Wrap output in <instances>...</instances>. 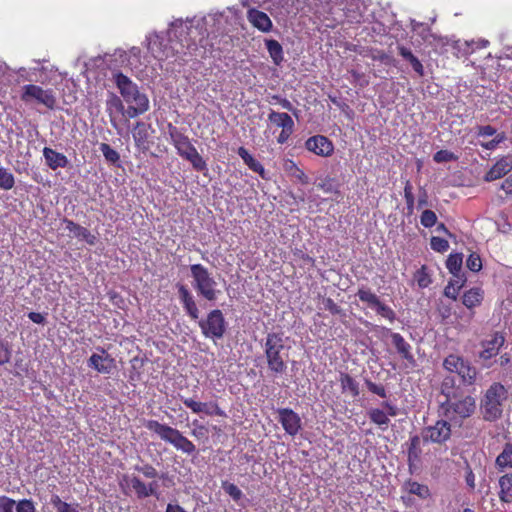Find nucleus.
<instances>
[{
	"mask_svg": "<svg viewBox=\"0 0 512 512\" xmlns=\"http://www.w3.org/2000/svg\"><path fill=\"white\" fill-rule=\"evenodd\" d=\"M404 489L409 493L413 495H417L421 499H426L430 496V491L428 486L424 484H420L413 480H408L404 484Z\"/></svg>",
	"mask_w": 512,
	"mask_h": 512,
	"instance_id": "c9c22d12",
	"label": "nucleus"
},
{
	"mask_svg": "<svg viewBox=\"0 0 512 512\" xmlns=\"http://www.w3.org/2000/svg\"><path fill=\"white\" fill-rule=\"evenodd\" d=\"M365 11L361 0H324L316 11L320 20L326 22L327 28H335L344 21L360 23Z\"/></svg>",
	"mask_w": 512,
	"mask_h": 512,
	"instance_id": "f257e3e1",
	"label": "nucleus"
},
{
	"mask_svg": "<svg viewBox=\"0 0 512 512\" xmlns=\"http://www.w3.org/2000/svg\"><path fill=\"white\" fill-rule=\"evenodd\" d=\"M278 421L281 423L285 432L295 436L301 429V418L290 408H279L277 410Z\"/></svg>",
	"mask_w": 512,
	"mask_h": 512,
	"instance_id": "a211bd4d",
	"label": "nucleus"
},
{
	"mask_svg": "<svg viewBox=\"0 0 512 512\" xmlns=\"http://www.w3.org/2000/svg\"><path fill=\"white\" fill-rule=\"evenodd\" d=\"M12 357V349L7 341L0 338V365H5L10 362Z\"/></svg>",
	"mask_w": 512,
	"mask_h": 512,
	"instance_id": "de8ad7c7",
	"label": "nucleus"
},
{
	"mask_svg": "<svg viewBox=\"0 0 512 512\" xmlns=\"http://www.w3.org/2000/svg\"><path fill=\"white\" fill-rule=\"evenodd\" d=\"M495 466L500 472L507 468L512 469V443L504 444L501 453L496 457Z\"/></svg>",
	"mask_w": 512,
	"mask_h": 512,
	"instance_id": "c756f323",
	"label": "nucleus"
},
{
	"mask_svg": "<svg viewBox=\"0 0 512 512\" xmlns=\"http://www.w3.org/2000/svg\"><path fill=\"white\" fill-rule=\"evenodd\" d=\"M116 86L123 101L117 98L119 110L128 118H136L146 113L150 108L148 96L141 92L137 84L133 83L123 73L114 75Z\"/></svg>",
	"mask_w": 512,
	"mask_h": 512,
	"instance_id": "f03ea898",
	"label": "nucleus"
},
{
	"mask_svg": "<svg viewBox=\"0 0 512 512\" xmlns=\"http://www.w3.org/2000/svg\"><path fill=\"white\" fill-rule=\"evenodd\" d=\"M15 185V178L6 168L0 167V188L10 190Z\"/></svg>",
	"mask_w": 512,
	"mask_h": 512,
	"instance_id": "79ce46f5",
	"label": "nucleus"
},
{
	"mask_svg": "<svg viewBox=\"0 0 512 512\" xmlns=\"http://www.w3.org/2000/svg\"><path fill=\"white\" fill-rule=\"evenodd\" d=\"M339 382L343 393L349 394L356 398L360 394L359 383L348 373H340Z\"/></svg>",
	"mask_w": 512,
	"mask_h": 512,
	"instance_id": "7c9ffc66",
	"label": "nucleus"
},
{
	"mask_svg": "<svg viewBox=\"0 0 512 512\" xmlns=\"http://www.w3.org/2000/svg\"><path fill=\"white\" fill-rule=\"evenodd\" d=\"M376 313L383 318L388 319L390 322H393L396 319V314L394 310L383 302L379 301V304L373 308Z\"/></svg>",
	"mask_w": 512,
	"mask_h": 512,
	"instance_id": "a18cd8bd",
	"label": "nucleus"
},
{
	"mask_svg": "<svg viewBox=\"0 0 512 512\" xmlns=\"http://www.w3.org/2000/svg\"><path fill=\"white\" fill-rule=\"evenodd\" d=\"M265 45L273 63L280 65L284 60L282 45L274 39H266Z\"/></svg>",
	"mask_w": 512,
	"mask_h": 512,
	"instance_id": "72a5a7b5",
	"label": "nucleus"
},
{
	"mask_svg": "<svg viewBox=\"0 0 512 512\" xmlns=\"http://www.w3.org/2000/svg\"><path fill=\"white\" fill-rule=\"evenodd\" d=\"M268 121L282 129L294 126V121L292 117L286 112H276L274 110H271L270 113L268 114Z\"/></svg>",
	"mask_w": 512,
	"mask_h": 512,
	"instance_id": "473e14b6",
	"label": "nucleus"
},
{
	"mask_svg": "<svg viewBox=\"0 0 512 512\" xmlns=\"http://www.w3.org/2000/svg\"><path fill=\"white\" fill-rule=\"evenodd\" d=\"M421 438L418 435L410 437L409 446L407 449L408 466L409 469H416L421 460Z\"/></svg>",
	"mask_w": 512,
	"mask_h": 512,
	"instance_id": "5701e85b",
	"label": "nucleus"
},
{
	"mask_svg": "<svg viewBox=\"0 0 512 512\" xmlns=\"http://www.w3.org/2000/svg\"><path fill=\"white\" fill-rule=\"evenodd\" d=\"M454 159H455L454 154L448 150H439L433 155V160L436 163L449 162Z\"/></svg>",
	"mask_w": 512,
	"mask_h": 512,
	"instance_id": "5fc2aeb1",
	"label": "nucleus"
},
{
	"mask_svg": "<svg viewBox=\"0 0 512 512\" xmlns=\"http://www.w3.org/2000/svg\"><path fill=\"white\" fill-rule=\"evenodd\" d=\"M397 50L399 55L410 63L414 72L419 76L423 77L425 75L424 66L421 61L412 53L411 49L404 45H398Z\"/></svg>",
	"mask_w": 512,
	"mask_h": 512,
	"instance_id": "a878e982",
	"label": "nucleus"
},
{
	"mask_svg": "<svg viewBox=\"0 0 512 512\" xmlns=\"http://www.w3.org/2000/svg\"><path fill=\"white\" fill-rule=\"evenodd\" d=\"M293 256L295 257V260L302 261L305 264L310 265L313 267L315 265V259L308 255L306 252H304L302 249H294L292 251Z\"/></svg>",
	"mask_w": 512,
	"mask_h": 512,
	"instance_id": "864d4df0",
	"label": "nucleus"
},
{
	"mask_svg": "<svg viewBox=\"0 0 512 512\" xmlns=\"http://www.w3.org/2000/svg\"><path fill=\"white\" fill-rule=\"evenodd\" d=\"M199 327L206 338L221 339L227 329V322L220 309L210 311L205 319L199 321Z\"/></svg>",
	"mask_w": 512,
	"mask_h": 512,
	"instance_id": "9b49d317",
	"label": "nucleus"
},
{
	"mask_svg": "<svg viewBox=\"0 0 512 512\" xmlns=\"http://www.w3.org/2000/svg\"><path fill=\"white\" fill-rule=\"evenodd\" d=\"M459 290L454 287V282H448L444 289V295L452 300H456L459 295Z\"/></svg>",
	"mask_w": 512,
	"mask_h": 512,
	"instance_id": "69168bd1",
	"label": "nucleus"
},
{
	"mask_svg": "<svg viewBox=\"0 0 512 512\" xmlns=\"http://www.w3.org/2000/svg\"><path fill=\"white\" fill-rule=\"evenodd\" d=\"M324 307L333 315H338L342 312L341 307L331 298H326L324 300Z\"/></svg>",
	"mask_w": 512,
	"mask_h": 512,
	"instance_id": "052dcab7",
	"label": "nucleus"
},
{
	"mask_svg": "<svg viewBox=\"0 0 512 512\" xmlns=\"http://www.w3.org/2000/svg\"><path fill=\"white\" fill-rule=\"evenodd\" d=\"M512 171V156L507 155L498 159L492 167L486 172L483 179L486 182H492L503 178Z\"/></svg>",
	"mask_w": 512,
	"mask_h": 512,
	"instance_id": "6ab92c4d",
	"label": "nucleus"
},
{
	"mask_svg": "<svg viewBox=\"0 0 512 512\" xmlns=\"http://www.w3.org/2000/svg\"><path fill=\"white\" fill-rule=\"evenodd\" d=\"M43 156L45 158L46 164L52 170L64 168L68 164V159L64 154L57 152L49 147H44Z\"/></svg>",
	"mask_w": 512,
	"mask_h": 512,
	"instance_id": "393cba45",
	"label": "nucleus"
},
{
	"mask_svg": "<svg viewBox=\"0 0 512 512\" xmlns=\"http://www.w3.org/2000/svg\"><path fill=\"white\" fill-rule=\"evenodd\" d=\"M264 354L269 371L274 375H282L287 370L285 345L280 333H268L264 343Z\"/></svg>",
	"mask_w": 512,
	"mask_h": 512,
	"instance_id": "39448f33",
	"label": "nucleus"
},
{
	"mask_svg": "<svg viewBox=\"0 0 512 512\" xmlns=\"http://www.w3.org/2000/svg\"><path fill=\"white\" fill-rule=\"evenodd\" d=\"M247 19L253 27L257 28L261 32L267 33L272 30V21L263 11L251 8L247 11Z\"/></svg>",
	"mask_w": 512,
	"mask_h": 512,
	"instance_id": "4be33fe9",
	"label": "nucleus"
},
{
	"mask_svg": "<svg viewBox=\"0 0 512 512\" xmlns=\"http://www.w3.org/2000/svg\"><path fill=\"white\" fill-rule=\"evenodd\" d=\"M443 367L451 373H457L464 385L471 386L476 381V368L459 355L449 354L443 361Z\"/></svg>",
	"mask_w": 512,
	"mask_h": 512,
	"instance_id": "9d476101",
	"label": "nucleus"
},
{
	"mask_svg": "<svg viewBox=\"0 0 512 512\" xmlns=\"http://www.w3.org/2000/svg\"><path fill=\"white\" fill-rule=\"evenodd\" d=\"M404 199L406 203L407 215L411 216L415 210V197L413 194V186L409 180L406 181L404 186Z\"/></svg>",
	"mask_w": 512,
	"mask_h": 512,
	"instance_id": "a19ab883",
	"label": "nucleus"
},
{
	"mask_svg": "<svg viewBox=\"0 0 512 512\" xmlns=\"http://www.w3.org/2000/svg\"><path fill=\"white\" fill-rule=\"evenodd\" d=\"M437 215L430 209H425L420 216V223L425 228H431L437 224Z\"/></svg>",
	"mask_w": 512,
	"mask_h": 512,
	"instance_id": "49530a36",
	"label": "nucleus"
},
{
	"mask_svg": "<svg viewBox=\"0 0 512 512\" xmlns=\"http://www.w3.org/2000/svg\"><path fill=\"white\" fill-rule=\"evenodd\" d=\"M476 409L475 399L471 396H466L463 399L448 402L447 413H452L451 419H465L470 417Z\"/></svg>",
	"mask_w": 512,
	"mask_h": 512,
	"instance_id": "f3484780",
	"label": "nucleus"
},
{
	"mask_svg": "<svg viewBox=\"0 0 512 512\" xmlns=\"http://www.w3.org/2000/svg\"><path fill=\"white\" fill-rule=\"evenodd\" d=\"M318 187L325 193H334L339 195L340 191L338 186L335 185L334 179L325 178L321 183L318 184Z\"/></svg>",
	"mask_w": 512,
	"mask_h": 512,
	"instance_id": "603ef678",
	"label": "nucleus"
},
{
	"mask_svg": "<svg viewBox=\"0 0 512 512\" xmlns=\"http://www.w3.org/2000/svg\"><path fill=\"white\" fill-rule=\"evenodd\" d=\"M223 489L235 501H239L243 496L242 491L234 483L224 482Z\"/></svg>",
	"mask_w": 512,
	"mask_h": 512,
	"instance_id": "3c124183",
	"label": "nucleus"
},
{
	"mask_svg": "<svg viewBox=\"0 0 512 512\" xmlns=\"http://www.w3.org/2000/svg\"><path fill=\"white\" fill-rule=\"evenodd\" d=\"M15 504L16 502L12 498L5 495L0 496V512H13Z\"/></svg>",
	"mask_w": 512,
	"mask_h": 512,
	"instance_id": "13d9d810",
	"label": "nucleus"
},
{
	"mask_svg": "<svg viewBox=\"0 0 512 512\" xmlns=\"http://www.w3.org/2000/svg\"><path fill=\"white\" fill-rule=\"evenodd\" d=\"M430 246L432 250L439 253H444L449 248V242L444 238L432 236L430 239Z\"/></svg>",
	"mask_w": 512,
	"mask_h": 512,
	"instance_id": "09e8293b",
	"label": "nucleus"
},
{
	"mask_svg": "<svg viewBox=\"0 0 512 512\" xmlns=\"http://www.w3.org/2000/svg\"><path fill=\"white\" fill-rule=\"evenodd\" d=\"M133 469L135 472H138L139 474L143 475L144 478L151 481L145 483L138 475H135L134 473L125 474L122 476L120 482L123 490H129L130 492L134 493L138 499H145L150 496H158L159 484L156 478H158L159 473L157 469L150 463L135 465Z\"/></svg>",
	"mask_w": 512,
	"mask_h": 512,
	"instance_id": "7ed1b4c3",
	"label": "nucleus"
},
{
	"mask_svg": "<svg viewBox=\"0 0 512 512\" xmlns=\"http://www.w3.org/2000/svg\"><path fill=\"white\" fill-rule=\"evenodd\" d=\"M190 272L197 293L208 301H215L220 291L217 290V283L209 270L202 264H192Z\"/></svg>",
	"mask_w": 512,
	"mask_h": 512,
	"instance_id": "6e6552de",
	"label": "nucleus"
},
{
	"mask_svg": "<svg viewBox=\"0 0 512 512\" xmlns=\"http://www.w3.org/2000/svg\"><path fill=\"white\" fill-rule=\"evenodd\" d=\"M505 139L504 133L496 134V136L487 142H482L481 146L487 150H493L495 149L501 142H503Z\"/></svg>",
	"mask_w": 512,
	"mask_h": 512,
	"instance_id": "bf43d9fd",
	"label": "nucleus"
},
{
	"mask_svg": "<svg viewBox=\"0 0 512 512\" xmlns=\"http://www.w3.org/2000/svg\"><path fill=\"white\" fill-rule=\"evenodd\" d=\"M441 391L448 400L455 399L460 395L459 387H456V380L453 376H447L444 378L441 384Z\"/></svg>",
	"mask_w": 512,
	"mask_h": 512,
	"instance_id": "f704fd0d",
	"label": "nucleus"
},
{
	"mask_svg": "<svg viewBox=\"0 0 512 512\" xmlns=\"http://www.w3.org/2000/svg\"><path fill=\"white\" fill-rule=\"evenodd\" d=\"M465 481H466V484L467 486L470 488V490H474L475 489V475L472 471V469L470 468V466H467V469H466V475H465Z\"/></svg>",
	"mask_w": 512,
	"mask_h": 512,
	"instance_id": "774afa93",
	"label": "nucleus"
},
{
	"mask_svg": "<svg viewBox=\"0 0 512 512\" xmlns=\"http://www.w3.org/2000/svg\"><path fill=\"white\" fill-rule=\"evenodd\" d=\"M304 146L309 152L324 158L332 156L335 150L333 142L320 134L309 137Z\"/></svg>",
	"mask_w": 512,
	"mask_h": 512,
	"instance_id": "2eb2a0df",
	"label": "nucleus"
},
{
	"mask_svg": "<svg viewBox=\"0 0 512 512\" xmlns=\"http://www.w3.org/2000/svg\"><path fill=\"white\" fill-rule=\"evenodd\" d=\"M500 188L507 197H512V173H510L501 183Z\"/></svg>",
	"mask_w": 512,
	"mask_h": 512,
	"instance_id": "0e129e2a",
	"label": "nucleus"
},
{
	"mask_svg": "<svg viewBox=\"0 0 512 512\" xmlns=\"http://www.w3.org/2000/svg\"><path fill=\"white\" fill-rule=\"evenodd\" d=\"M428 204L429 202L427 191L424 188H420L416 207L417 209H422L428 206Z\"/></svg>",
	"mask_w": 512,
	"mask_h": 512,
	"instance_id": "338daca9",
	"label": "nucleus"
},
{
	"mask_svg": "<svg viewBox=\"0 0 512 512\" xmlns=\"http://www.w3.org/2000/svg\"><path fill=\"white\" fill-rule=\"evenodd\" d=\"M505 342L506 338L504 333L495 331L488 339L481 341L480 346L482 350L479 352V358L484 362L490 361L499 354Z\"/></svg>",
	"mask_w": 512,
	"mask_h": 512,
	"instance_id": "f8f14e48",
	"label": "nucleus"
},
{
	"mask_svg": "<svg viewBox=\"0 0 512 512\" xmlns=\"http://www.w3.org/2000/svg\"><path fill=\"white\" fill-rule=\"evenodd\" d=\"M356 296L363 303H366L370 308H374L376 304H379V297L373 293L370 289L361 287L358 289Z\"/></svg>",
	"mask_w": 512,
	"mask_h": 512,
	"instance_id": "ea45409f",
	"label": "nucleus"
},
{
	"mask_svg": "<svg viewBox=\"0 0 512 512\" xmlns=\"http://www.w3.org/2000/svg\"><path fill=\"white\" fill-rule=\"evenodd\" d=\"M415 279L420 288H426L432 282V279H431L430 275L428 274L427 267L425 265H423L420 269H418L416 271Z\"/></svg>",
	"mask_w": 512,
	"mask_h": 512,
	"instance_id": "c03bdc74",
	"label": "nucleus"
},
{
	"mask_svg": "<svg viewBox=\"0 0 512 512\" xmlns=\"http://www.w3.org/2000/svg\"><path fill=\"white\" fill-rule=\"evenodd\" d=\"M497 131L496 129L491 125H485V126H479L477 130V135L482 137H488V136H496Z\"/></svg>",
	"mask_w": 512,
	"mask_h": 512,
	"instance_id": "e2e57ef3",
	"label": "nucleus"
},
{
	"mask_svg": "<svg viewBox=\"0 0 512 512\" xmlns=\"http://www.w3.org/2000/svg\"><path fill=\"white\" fill-rule=\"evenodd\" d=\"M366 386L368 388V390L378 396H380L381 398H386L387 397V393H386V389L383 385L381 384H376L370 380H366Z\"/></svg>",
	"mask_w": 512,
	"mask_h": 512,
	"instance_id": "6e6d98bb",
	"label": "nucleus"
},
{
	"mask_svg": "<svg viewBox=\"0 0 512 512\" xmlns=\"http://www.w3.org/2000/svg\"><path fill=\"white\" fill-rule=\"evenodd\" d=\"M387 332L390 334V338L392 344L394 345L397 353L401 356V358L405 359L411 364H415V358L412 353L411 345L404 339V337L397 332H392L390 329H387Z\"/></svg>",
	"mask_w": 512,
	"mask_h": 512,
	"instance_id": "aec40b11",
	"label": "nucleus"
},
{
	"mask_svg": "<svg viewBox=\"0 0 512 512\" xmlns=\"http://www.w3.org/2000/svg\"><path fill=\"white\" fill-rule=\"evenodd\" d=\"M20 99L25 104L43 105L49 110H54L57 105V97L52 88L44 89L36 84H26L21 88Z\"/></svg>",
	"mask_w": 512,
	"mask_h": 512,
	"instance_id": "1a4fd4ad",
	"label": "nucleus"
},
{
	"mask_svg": "<svg viewBox=\"0 0 512 512\" xmlns=\"http://www.w3.org/2000/svg\"><path fill=\"white\" fill-rule=\"evenodd\" d=\"M237 153L250 170L259 174L262 179L268 178L264 166L245 147H239Z\"/></svg>",
	"mask_w": 512,
	"mask_h": 512,
	"instance_id": "b1692460",
	"label": "nucleus"
},
{
	"mask_svg": "<svg viewBox=\"0 0 512 512\" xmlns=\"http://www.w3.org/2000/svg\"><path fill=\"white\" fill-rule=\"evenodd\" d=\"M16 512H35V506L32 500L22 499L15 504Z\"/></svg>",
	"mask_w": 512,
	"mask_h": 512,
	"instance_id": "4d7b16f0",
	"label": "nucleus"
},
{
	"mask_svg": "<svg viewBox=\"0 0 512 512\" xmlns=\"http://www.w3.org/2000/svg\"><path fill=\"white\" fill-rule=\"evenodd\" d=\"M144 426L149 431L155 433L161 440L171 444L176 450L188 455L196 451L194 443L176 428L160 423L157 420H145Z\"/></svg>",
	"mask_w": 512,
	"mask_h": 512,
	"instance_id": "423d86ee",
	"label": "nucleus"
},
{
	"mask_svg": "<svg viewBox=\"0 0 512 512\" xmlns=\"http://www.w3.org/2000/svg\"><path fill=\"white\" fill-rule=\"evenodd\" d=\"M462 265L463 255L461 253H451L446 260V268L453 276L462 272Z\"/></svg>",
	"mask_w": 512,
	"mask_h": 512,
	"instance_id": "e433bc0d",
	"label": "nucleus"
},
{
	"mask_svg": "<svg viewBox=\"0 0 512 512\" xmlns=\"http://www.w3.org/2000/svg\"><path fill=\"white\" fill-rule=\"evenodd\" d=\"M466 266L472 272H479L482 269L480 256L475 252L471 253L466 260Z\"/></svg>",
	"mask_w": 512,
	"mask_h": 512,
	"instance_id": "8fccbe9b",
	"label": "nucleus"
},
{
	"mask_svg": "<svg viewBox=\"0 0 512 512\" xmlns=\"http://www.w3.org/2000/svg\"><path fill=\"white\" fill-rule=\"evenodd\" d=\"M507 398L506 388L499 382H495L487 389L482 401L481 408L484 419L494 421L502 415V403Z\"/></svg>",
	"mask_w": 512,
	"mask_h": 512,
	"instance_id": "0eeeda50",
	"label": "nucleus"
},
{
	"mask_svg": "<svg viewBox=\"0 0 512 512\" xmlns=\"http://www.w3.org/2000/svg\"><path fill=\"white\" fill-rule=\"evenodd\" d=\"M100 150L103 153L105 160L112 166L116 168L121 167V159L119 153L113 149L109 144L102 143L100 145Z\"/></svg>",
	"mask_w": 512,
	"mask_h": 512,
	"instance_id": "4c0bfd02",
	"label": "nucleus"
},
{
	"mask_svg": "<svg viewBox=\"0 0 512 512\" xmlns=\"http://www.w3.org/2000/svg\"><path fill=\"white\" fill-rule=\"evenodd\" d=\"M294 132V126L286 127L285 129H282L279 135L277 136V143L284 144L288 141L290 136Z\"/></svg>",
	"mask_w": 512,
	"mask_h": 512,
	"instance_id": "680f3d73",
	"label": "nucleus"
},
{
	"mask_svg": "<svg viewBox=\"0 0 512 512\" xmlns=\"http://www.w3.org/2000/svg\"><path fill=\"white\" fill-rule=\"evenodd\" d=\"M484 299V291L480 287H473L467 290L462 297L463 305L468 309L480 306Z\"/></svg>",
	"mask_w": 512,
	"mask_h": 512,
	"instance_id": "cd10ccee",
	"label": "nucleus"
},
{
	"mask_svg": "<svg viewBox=\"0 0 512 512\" xmlns=\"http://www.w3.org/2000/svg\"><path fill=\"white\" fill-rule=\"evenodd\" d=\"M498 496L502 503H512V473L502 475L499 480Z\"/></svg>",
	"mask_w": 512,
	"mask_h": 512,
	"instance_id": "bb28decb",
	"label": "nucleus"
},
{
	"mask_svg": "<svg viewBox=\"0 0 512 512\" xmlns=\"http://www.w3.org/2000/svg\"><path fill=\"white\" fill-rule=\"evenodd\" d=\"M286 173L296 179L299 183L306 185L309 183V177L305 172L291 159H287L284 163Z\"/></svg>",
	"mask_w": 512,
	"mask_h": 512,
	"instance_id": "2f4dec72",
	"label": "nucleus"
},
{
	"mask_svg": "<svg viewBox=\"0 0 512 512\" xmlns=\"http://www.w3.org/2000/svg\"><path fill=\"white\" fill-rule=\"evenodd\" d=\"M182 403L195 414H205L207 416L226 417L225 411L216 401L200 402L193 398H181Z\"/></svg>",
	"mask_w": 512,
	"mask_h": 512,
	"instance_id": "dca6fc26",
	"label": "nucleus"
},
{
	"mask_svg": "<svg viewBox=\"0 0 512 512\" xmlns=\"http://www.w3.org/2000/svg\"><path fill=\"white\" fill-rule=\"evenodd\" d=\"M451 436V425L445 420H438L432 426L422 430L421 437L424 442L442 444Z\"/></svg>",
	"mask_w": 512,
	"mask_h": 512,
	"instance_id": "ddd939ff",
	"label": "nucleus"
},
{
	"mask_svg": "<svg viewBox=\"0 0 512 512\" xmlns=\"http://www.w3.org/2000/svg\"><path fill=\"white\" fill-rule=\"evenodd\" d=\"M116 369V360L104 349L98 348V373L113 374Z\"/></svg>",
	"mask_w": 512,
	"mask_h": 512,
	"instance_id": "c85d7f7f",
	"label": "nucleus"
},
{
	"mask_svg": "<svg viewBox=\"0 0 512 512\" xmlns=\"http://www.w3.org/2000/svg\"><path fill=\"white\" fill-rule=\"evenodd\" d=\"M177 287L179 299L183 305L185 312L192 320H197L199 318V309L197 307L193 295L185 285L178 284Z\"/></svg>",
	"mask_w": 512,
	"mask_h": 512,
	"instance_id": "412c9836",
	"label": "nucleus"
},
{
	"mask_svg": "<svg viewBox=\"0 0 512 512\" xmlns=\"http://www.w3.org/2000/svg\"><path fill=\"white\" fill-rule=\"evenodd\" d=\"M50 504L56 509L57 512H78L70 504L62 501L57 494L52 495Z\"/></svg>",
	"mask_w": 512,
	"mask_h": 512,
	"instance_id": "37998d69",
	"label": "nucleus"
},
{
	"mask_svg": "<svg viewBox=\"0 0 512 512\" xmlns=\"http://www.w3.org/2000/svg\"><path fill=\"white\" fill-rule=\"evenodd\" d=\"M167 133L171 144L176 149L177 154L184 160L190 162L193 169L203 172L207 169L206 161L199 154L196 147L192 144L189 137L172 123L167 125Z\"/></svg>",
	"mask_w": 512,
	"mask_h": 512,
	"instance_id": "20e7f679",
	"label": "nucleus"
},
{
	"mask_svg": "<svg viewBox=\"0 0 512 512\" xmlns=\"http://www.w3.org/2000/svg\"><path fill=\"white\" fill-rule=\"evenodd\" d=\"M369 419L382 429H386L390 420L388 415L381 409L372 408L368 411Z\"/></svg>",
	"mask_w": 512,
	"mask_h": 512,
	"instance_id": "58836bf2",
	"label": "nucleus"
},
{
	"mask_svg": "<svg viewBox=\"0 0 512 512\" xmlns=\"http://www.w3.org/2000/svg\"><path fill=\"white\" fill-rule=\"evenodd\" d=\"M155 130L151 124H147L143 121H138L132 129V136L135 147L142 153L149 151L152 144V136Z\"/></svg>",
	"mask_w": 512,
	"mask_h": 512,
	"instance_id": "4468645a",
	"label": "nucleus"
}]
</instances>
